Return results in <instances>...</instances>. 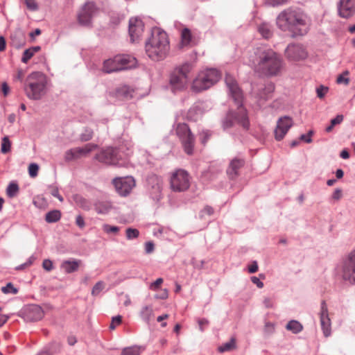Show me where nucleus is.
<instances>
[{
    "instance_id": "a19ab883",
    "label": "nucleus",
    "mask_w": 355,
    "mask_h": 355,
    "mask_svg": "<svg viewBox=\"0 0 355 355\" xmlns=\"http://www.w3.org/2000/svg\"><path fill=\"white\" fill-rule=\"evenodd\" d=\"M211 136V133L208 130H202L199 133V138L202 144H205Z\"/></svg>"
},
{
    "instance_id": "39448f33",
    "label": "nucleus",
    "mask_w": 355,
    "mask_h": 355,
    "mask_svg": "<svg viewBox=\"0 0 355 355\" xmlns=\"http://www.w3.org/2000/svg\"><path fill=\"white\" fill-rule=\"evenodd\" d=\"M46 80L40 72H33L26 79L24 90L26 96L32 100H39L45 94Z\"/></svg>"
},
{
    "instance_id": "58836bf2",
    "label": "nucleus",
    "mask_w": 355,
    "mask_h": 355,
    "mask_svg": "<svg viewBox=\"0 0 355 355\" xmlns=\"http://www.w3.org/2000/svg\"><path fill=\"white\" fill-rule=\"evenodd\" d=\"M105 283L102 281L98 282L93 287L92 290V295L94 296L98 295L104 288Z\"/></svg>"
},
{
    "instance_id": "bb28decb",
    "label": "nucleus",
    "mask_w": 355,
    "mask_h": 355,
    "mask_svg": "<svg viewBox=\"0 0 355 355\" xmlns=\"http://www.w3.org/2000/svg\"><path fill=\"white\" fill-rule=\"evenodd\" d=\"M28 317L32 320H40L44 317V311L39 306H33L28 312Z\"/></svg>"
},
{
    "instance_id": "ea45409f",
    "label": "nucleus",
    "mask_w": 355,
    "mask_h": 355,
    "mask_svg": "<svg viewBox=\"0 0 355 355\" xmlns=\"http://www.w3.org/2000/svg\"><path fill=\"white\" fill-rule=\"evenodd\" d=\"M75 201L77 205H78L80 207L84 209H89V202L81 196H76L75 197Z\"/></svg>"
},
{
    "instance_id": "dca6fc26",
    "label": "nucleus",
    "mask_w": 355,
    "mask_h": 355,
    "mask_svg": "<svg viewBox=\"0 0 355 355\" xmlns=\"http://www.w3.org/2000/svg\"><path fill=\"white\" fill-rule=\"evenodd\" d=\"M338 12L340 17L347 19L355 14V0H339Z\"/></svg>"
},
{
    "instance_id": "20e7f679",
    "label": "nucleus",
    "mask_w": 355,
    "mask_h": 355,
    "mask_svg": "<svg viewBox=\"0 0 355 355\" xmlns=\"http://www.w3.org/2000/svg\"><path fill=\"white\" fill-rule=\"evenodd\" d=\"M308 17L298 8H288L281 12L277 17V25L283 31H295L305 27Z\"/></svg>"
},
{
    "instance_id": "0eeeda50",
    "label": "nucleus",
    "mask_w": 355,
    "mask_h": 355,
    "mask_svg": "<svg viewBox=\"0 0 355 355\" xmlns=\"http://www.w3.org/2000/svg\"><path fill=\"white\" fill-rule=\"evenodd\" d=\"M191 177L184 169H176L170 173L169 184L171 189L174 192H184L191 186Z\"/></svg>"
},
{
    "instance_id": "9d476101",
    "label": "nucleus",
    "mask_w": 355,
    "mask_h": 355,
    "mask_svg": "<svg viewBox=\"0 0 355 355\" xmlns=\"http://www.w3.org/2000/svg\"><path fill=\"white\" fill-rule=\"evenodd\" d=\"M343 277L351 284H355V250L349 252L343 261Z\"/></svg>"
},
{
    "instance_id": "3c124183",
    "label": "nucleus",
    "mask_w": 355,
    "mask_h": 355,
    "mask_svg": "<svg viewBox=\"0 0 355 355\" xmlns=\"http://www.w3.org/2000/svg\"><path fill=\"white\" fill-rule=\"evenodd\" d=\"M122 318L121 315H117L114 317L112 320V322L110 325V329L114 330L116 326L119 325L121 323Z\"/></svg>"
},
{
    "instance_id": "7c9ffc66",
    "label": "nucleus",
    "mask_w": 355,
    "mask_h": 355,
    "mask_svg": "<svg viewBox=\"0 0 355 355\" xmlns=\"http://www.w3.org/2000/svg\"><path fill=\"white\" fill-rule=\"evenodd\" d=\"M258 31L266 39L270 37L272 35L271 26L268 23H262L258 27Z\"/></svg>"
},
{
    "instance_id": "4c0bfd02",
    "label": "nucleus",
    "mask_w": 355,
    "mask_h": 355,
    "mask_svg": "<svg viewBox=\"0 0 355 355\" xmlns=\"http://www.w3.org/2000/svg\"><path fill=\"white\" fill-rule=\"evenodd\" d=\"M349 71H345L342 74L339 75L336 79L338 84H344L347 85L349 83V79L348 78Z\"/></svg>"
},
{
    "instance_id": "5fc2aeb1",
    "label": "nucleus",
    "mask_w": 355,
    "mask_h": 355,
    "mask_svg": "<svg viewBox=\"0 0 355 355\" xmlns=\"http://www.w3.org/2000/svg\"><path fill=\"white\" fill-rule=\"evenodd\" d=\"M25 76V71L22 69H18L16 73L14 75V80L22 81Z\"/></svg>"
},
{
    "instance_id": "6e6552de",
    "label": "nucleus",
    "mask_w": 355,
    "mask_h": 355,
    "mask_svg": "<svg viewBox=\"0 0 355 355\" xmlns=\"http://www.w3.org/2000/svg\"><path fill=\"white\" fill-rule=\"evenodd\" d=\"M190 71L191 66L189 64H182L173 70L170 77V84L173 90H182L187 87Z\"/></svg>"
},
{
    "instance_id": "de8ad7c7",
    "label": "nucleus",
    "mask_w": 355,
    "mask_h": 355,
    "mask_svg": "<svg viewBox=\"0 0 355 355\" xmlns=\"http://www.w3.org/2000/svg\"><path fill=\"white\" fill-rule=\"evenodd\" d=\"M93 137V131L90 129L85 130L80 135V139L83 141H87Z\"/></svg>"
},
{
    "instance_id": "f704fd0d",
    "label": "nucleus",
    "mask_w": 355,
    "mask_h": 355,
    "mask_svg": "<svg viewBox=\"0 0 355 355\" xmlns=\"http://www.w3.org/2000/svg\"><path fill=\"white\" fill-rule=\"evenodd\" d=\"M140 352V347L133 346L123 349L121 355H139Z\"/></svg>"
},
{
    "instance_id": "c85d7f7f",
    "label": "nucleus",
    "mask_w": 355,
    "mask_h": 355,
    "mask_svg": "<svg viewBox=\"0 0 355 355\" xmlns=\"http://www.w3.org/2000/svg\"><path fill=\"white\" fill-rule=\"evenodd\" d=\"M61 218V212L58 209L49 211L45 216V220L49 223L58 222Z\"/></svg>"
},
{
    "instance_id": "e2e57ef3",
    "label": "nucleus",
    "mask_w": 355,
    "mask_h": 355,
    "mask_svg": "<svg viewBox=\"0 0 355 355\" xmlns=\"http://www.w3.org/2000/svg\"><path fill=\"white\" fill-rule=\"evenodd\" d=\"M343 120V116L341 114L337 115L336 118L331 120L332 125L340 124Z\"/></svg>"
},
{
    "instance_id": "b1692460",
    "label": "nucleus",
    "mask_w": 355,
    "mask_h": 355,
    "mask_svg": "<svg viewBox=\"0 0 355 355\" xmlns=\"http://www.w3.org/2000/svg\"><path fill=\"white\" fill-rule=\"evenodd\" d=\"M122 67L121 65L118 64V62H116V56L113 59L105 60L103 64V71L106 73L121 71Z\"/></svg>"
},
{
    "instance_id": "e433bc0d",
    "label": "nucleus",
    "mask_w": 355,
    "mask_h": 355,
    "mask_svg": "<svg viewBox=\"0 0 355 355\" xmlns=\"http://www.w3.org/2000/svg\"><path fill=\"white\" fill-rule=\"evenodd\" d=\"M33 204L35 207L40 209H45L47 207L46 200L42 196L35 197L33 200Z\"/></svg>"
},
{
    "instance_id": "393cba45",
    "label": "nucleus",
    "mask_w": 355,
    "mask_h": 355,
    "mask_svg": "<svg viewBox=\"0 0 355 355\" xmlns=\"http://www.w3.org/2000/svg\"><path fill=\"white\" fill-rule=\"evenodd\" d=\"M275 90V86L272 83H268L262 88L257 94L260 100L266 101L271 97V94Z\"/></svg>"
},
{
    "instance_id": "412c9836",
    "label": "nucleus",
    "mask_w": 355,
    "mask_h": 355,
    "mask_svg": "<svg viewBox=\"0 0 355 355\" xmlns=\"http://www.w3.org/2000/svg\"><path fill=\"white\" fill-rule=\"evenodd\" d=\"M244 165V160L241 159H233L227 171L228 175L231 178H234L237 175L239 170Z\"/></svg>"
},
{
    "instance_id": "1a4fd4ad",
    "label": "nucleus",
    "mask_w": 355,
    "mask_h": 355,
    "mask_svg": "<svg viewBox=\"0 0 355 355\" xmlns=\"http://www.w3.org/2000/svg\"><path fill=\"white\" fill-rule=\"evenodd\" d=\"M175 132L182 144L184 152L188 155H192L195 145V137L188 125L184 123H178Z\"/></svg>"
},
{
    "instance_id": "c756f323",
    "label": "nucleus",
    "mask_w": 355,
    "mask_h": 355,
    "mask_svg": "<svg viewBox=\"0 0 355 355\" xmlns=\"http://www.w3.org/2000/svg\"><path fill=\"white\" fill-rule=\"evenodd\" d=\"M40 51V46H33L29 48L24 51L21 62L27 63L28 60L38 51Z\"/></svg>"
},
{
    "instance_id": "0e129e2a",
    "label": "nucleus",
    "mask_w": 355,
    "mask_h": 355,
    "mask_svg": "<svg viewBox=\"0 0 355 355\" xmlns=\"http://www.w3.org/2000/svg\"><path fill=\"white\" fill-rule=\"evenodd\" d=\"M76 223L80 228H83L85 225L84 218L80 215L76 217Z\"/></svg>"
},
{
    "instance_id": "338daca9",
    "label": "nucleus",
    "mask_w": 355,
    "mask_h": 355,
    "mask_svg": "<svg viewBox=\"0 0 355 355\" xmlns=\"http://www.w3.org/2000/svg\"><path fill=\"white\" fill-rule=\"evenodd\" d=\"M258 270V265L256 261H254L248 268L250 273H254Z\"/></svg>"
},
{
    "instance_id": "f3484780",
    "label": "nucleus",
    "mask_w": 355,
    "mask_h": 355,
    "mask_svg": "<svg viewBox=\"0 0 355 355\" xmlns=\"http://www.w3.org/2000/svg\"><path fill=\"white\" fill-rule=\"evenodd\" d=\"M286 55L289 60L297 61L305 59L307 57V52L301 45L291 44L286 50Z\"/></svg>"
},
{
    "instance_id": "4be33fe9",
    "label": "nucleus",
    "mask_w": 355,
    "mask_h": 355,
    "mask_svg": "<svg viewBox=\"0 0 355 355\" xmlns=\"http://www.w3.org/2000/svg\"><path fill=\"white\" fill-rule=\"evenodd\" d=\"M81 263L82 261L80 260H66L62 263L61 268L66 273H72L78 270V268L81 265Z\"/></svg>"
},
{
    "instance_id": "79ce46f5",
    "label": "nucleus",
    "mask_w": 355,
    "mask_h": 355,
    "mask_svg": "<svg viewBox=\"0 0 355 355\" xmlns=\"http://www.w3.org/2000/svg\"><path fill=\"white\" fill-rule=\"evenodd\" d=\"M11 144L8 137H4L1 141V152L7 153L10 150Z\"/></svg>"
},
{
    "instance_id": "49530a36",
    "label": "nucleus",
    "mask_w": 355,
    "mask_h": 355,
    "mask_svg": "<svg viewBox=\"0 0 355 355\" xmlns=\"http://www.w3.org/2000/svg\"><path fill=\"white\" fill-rule=\"evenodd\" d=\"M39 166L37 164L32 163L28 166V174L31 178H35L37 175Z\"/></svg>"
},
{
    "instance_id": "f257e3e1",
    "label": "nucleus",
    "mask_w": 355,
    "mask_h": 355,
    "mask_svg": "<svg viewBox=\"0 0 355 355\" xmlns=\"http://www.w3.org/2000/svg\"><path fill=\"white\" fill-rule=\"evenodd\" d=\"M225 81L230 89L231 96L237 105V111L235 112L231 111L227 114L223 121V127L224 129H226L237 123L241 125L244 129H248L249 127V121L246 110L242 106V92L239 87L236 81L232 76L227 74Z\"/></svg>"
},
{
    "instance_id": "603ef678",
    "label": "nucleus",
    "mask_w": 355,
    "mask_h": 355,
    "mask_svg": "<svg viewBox=\"0 0 355 355\" xmlns=\"http://www.w3.org/2000/svg\"><path fill=\"white\" fill-rule=\"evenodd\" d=\"M35 257L34 256H31V257H29V259H28V261L26 263L17 266L16 268V269L18 270L25 269L26 268H28L30 266H31L33 263V262L35 261Z\"/></svg>"
},
{
    "instance_id": "f8f14e48",
    "label": "nucleus",
    "mask_w": 355,
    "mask_h": 355,
    "mask_svg": "<svg viewBox=\"0 0 355 355\" xmlns=\"http://www.w3.org/2000/svg\"><path fill=\"white\" fill-rule=\"evenodd\" d=\"M113 184L119 194L125 196L130 193L132 188L135 186V181L130 176L116 178L113 180Z\"/></svg>"
},
{
    "instance_id": "6e6d98bb",
    "label": "nucleus",
    "mask_w": 355,
    "mask_h": 355,
    "mask_svg": "<svg viewBox=\"0 0 355 355\" xmlns=\"http://www.w3.org/2000/svg\"><path fill=\"white\" fill-rule=\"evenodd\" d=\"M288 1V0H266V2L272 6H277L287 3Z\"/></svg>"
},
{
    "instance_id": "cd10ccee",
    "label": "nucleus",
    "mask_w": 355,
    "mask_h": 355,
    "mask_svg": "<svg viewBox=\"0 0 355 355\" xmlns=\"http://www.w3.org/2000/svg\"><path fill=\"white\" fill-rule=\"evenodd\" d=\"M236 349V340L234 337H232L230 340L223 343L222 345L218 347V351L220 353L225 352H230Z\"/></svg>"
},
{
    "instance_id": "052dcab7",
    "label": "nucleus",
    "mask_w": 355,
    "mask_h": 355,
    "mask_svg": "<svg viewBox=\"0 0 355 355\" xmlns=\"http://www.w3.org/2000/svg\"><path fill=\"white\" fill-rule=\"evenodd\" d=\"M155 248L154 243L153 242H147L145 244V251L146 253L150 254L153 252Z\"/></svg>"
},
{
    "instance_id": "2eb2a0df",
    "label": "nucleus",
    "mask_w": 355,
    "mask_h": 355,
    "mask_svg": "<svg viewBox=\"0 0 355 355\" xmlns=\"http://www.w3.org/2000/svg\"><path fill=\"white\" fill-rule=\"evenodd\" d=\"M293 125L292 119L288 116H283L279 119L275 129V137L276 140H282L288 130Z\"/></svg>"
},
{
    "instance_id": "37998d69",
    "label": "nucleus",
    "mask_w": 355,
    "mask_h": 355,
    "mask_svg": "<svg viewBox=\"0 0 355 355\" xmlns=\"http://www.w3.org/2000/svg\"><path fill=\"white\" fill-rule=\"evenodd\" d=\"M104 232L107 234H116L119 231V227L116 226H112L108 224H104L102 227Z\"/></svg>"
},
{
    "instance_id": "a878e982",
    "label": "nucleus",
    "mask_w": 355,
    "mask_h": 355,
    "mask_svg": "<svg viewBox=\"0 0 355 355\" xmlns=\"http://www.w3.org/2000/svg\"><path fill=\"white\" fill-rule=\"evenodd\" d=\"M95 210L98 214H107L112 209V205L108 201H100L95 204Z\"/></svg>"
},
{
    "instance_id": "13d9d810",
    "label": "nucleus",
    "mask_w": 355,
    "mask_h": 355,
    "mask_svg": "<svg viewBox=\"0 0 355 355\" xmlns=\"http://www.w3.org/2000/svg\"><path fill=\"white\" fill-rule=\"evenodd\" d=\"M42 267L47 271H51L53 269V263L49 259H44L42 263Z\"/></svg>"
},
{
    "instance_id": "c9c22d12",
    "label": "nucleus",
    "mask_w": 355,
    "mask_h": 355,
    "mask_svg": "<svg viewBox=\"0 0 355 355\" xmlns=\"http://www.w3.org/2000/svg\"><path fill=\"white\" fill-rule=\"evenodd\" d=\"M19 191V187L15 183H10L6 190V193L8 197H15Z\"/></svg>"
},
{
    "instance_id": "4d7b16f0",
    "label": "nucleus",
    "mask_w": 355,
    "mask_h": 355,
    "mask_svg": "<svg viewBox=\"0 0 355 355\" xmlns=\"http://www.w3.org/2000/svg\"><path fill=\"white\" fill-rule=\"evenodd\" d=\"M163 283V279L162 278H158L155 282H153L150 285V288L153 291L157 290L161 284Z\"/></svg>"
},
{
    "instance_id": "8fccbe9b",
    "label": "nucleus",
    "mask_w": 355,
    "mask_h": 355,
    "mask_svg": "<svg viewBox=\"0 0 355 355\" xmlns=\"http://www.w3.org/2000/svg\"><path fill=\"white\" fill-rule=\"evenodd\" d=\"M25 4L30 10L35 11L38 8L37 3L35 0H25Z\"/></svg>"
},
{
    "instance_id": "680f3d73",
    "label": "nucleus",
    "mask_w": 355,
    "mask_h": 355,
    "mask_svg": "<svg viewBox=\"0 0 355 355\" xmlns=\"http://www.w3.org/2000/svg\"><path fill=\"white\" fill-rule=\"evenodd\" d=\"M198 323L200 330L202 331L204 330V327L208 325L209 321L205 318H201L198 320Z\"/></svg>"
},
{
    "instance_id": "c03bdc74",
    "label": "nucleus",
    "mask_w": 355,
    "mask_h": 355,
    "mask_svg": "<svg viewBox=\"0 0 355 355\" xmlns=\"http://www.w3.org/2000/svg\"><path fill=\"white\" fill-rule=\"evenodd\" d=\"M1 291L5 294H17L18 293L17 288H15L12 283H8L6 286L2 287Z\"/></svg>"
},
{
    "instance_id": "aec40b11",
    "label": "nucleus",
    "mask_w": 355,
    "mask_h": 355,
    "mask_svg": "<svg viewBox=\"0 0 355 355\" xmlns=\"http://www.w3.org/2000/svg\"><path fill=\"white\" fill-rule=\"evenodd\" d=\"M118 64L123 67L121 70L130 69L134 67L137 64L136 59L129 55H119L116 56Z\"/></svg>"
},
{
    "instance_id": "a18cd8bd",
    "label": "nucleus",
    "mask_w": 355,
    "mask_h": 355,
    "mask_svg": "<svg viewBox=\"0 0 355 355\" xmlns=\"http://www.w3.org/2000/svg\"><path fill=\"white\" fill-rule=\"evenodd\" d=\"M139 234V232L137 229L130 227L126 230V237L129 240L137 238Z\"/></svg>"
},
{
    "instance_id": "4468645a",
    "label": "nucleus",
    "mask_w": 355,
    "mask_h": 355,
    "mask_svg": "<svg viewBox=\"0 0 355 355\" xmlns=\"http://www.w3.org/2000/svg\"><path fill=\"white\" fill-rule=\"evenodd\" d=\"M144 32V24L138 17H132L129 20V35L132 42L141 40Z\"/></svg>"
},
{
    "instance_id": "ddd939ff",
    "label": "nucleus",
    "mask_w": 355,
    "mask_h": 355,
    "mask_svg": "<svg viewBox=\"0 0 355 355\" xmlns=\"http://www.w3.org/2000/svg\"><path fill=\"white\" fill-rule=\"evenodd\" d=\"M95 159L101 163L108 165H117L119 166H123L119 162L117 150L112 148H107L102 150L100 153L96 155Z\"/></svg>"
},
{
    "instance_id": "09e8293b",
    "label": "nucleus",
    "mask_w": 355,
    "mask_h": 355,
    "mask_svg": "<svg viewBox=\"0 0 355 355\" xmlns=\"http://www.w3.org/2000/svg\"><path fill=\"white\" fill-rule=\"evenodd\" d=\"M328 90H329V89H328L327 87H324L323 85H320L319 87H318L316 89L317 96L319 98H324V96L327 93Z\"/></svg>"
},
{
    "instance_id": "423d86ee",
    "label": "nucleus",
    "mask_w": 355,
    "mask_h": 355,
    "mask_svg": "<svg viewBox=\"0 0 355 355\" xmlns=\"http://www.w3.org/2000/svg\"><path fill=\"white\" fill-rule=\"evenodd\" d=\"M220 78V73L215 69L200 71L193 80L191 89L196 92L206 90L216 84Z\"/></svg>"
},
{
    "instance_id": "69168bd1",
    "label": "nucleus",
    "mask_w": 355,
    "mask_h": 355,
    "mask_svg": "<svg viewBox=\"0 0 355 355\" xmlns=\"http://www.w3.org/2000/svg\"><path fill=\"white\" fill-rule=\"evenodd\" d=\"M1 92L6 96L10 92V87L6 83H3L1 87Z\"/></svg>"
},
{
    "instance_id": "7ed1b4c3",
    "label": "nucleus",
    "mask_w": 355,
    "mask_h": 355,
    "mask_svg": "<svg viewBox=\"0 0 355 355\" xmlns=\"http://www.w3.org/2000/svg\"><path fill=\"white\" fill-rule=\"evenodd\" d=\"M146 52L153 60L166 58L169 51V41L166 33L158 28L152 30L150 37L146 42Z\"/></svg>"
},
{
    "instance_id": "473e14b6",
    "label": "nucleus",
    "mask_w": 355,
    "mask_h": 355,
    "mask_svg": "<svg viewBox=\"0 0 355 355\" xmlns=\"http://www.w3.org/2000/svg\"><path fill=\"white\" fill-rule=\"evenodd\" d=\"M191 33L189 28H184L181 33V45L182 46H186L189 45L191 42Z\"/></svg>"
},
{
    "instance_id": "2f4dec72",
    "label": "nucleus",
    "mask_w": 355,
    "mask_h": 355,
    "mask_svg": "<svg viewBox=\"0 0 355 355\" xmlns=\"http://www.w3.org/2000/svg\"><path fill=\"white\" fill-rule=\"evenodd\" d=\"M286 329L292 331L293 334H298L303 329L302 324L297 320H291L286 327Z\"/></svg>"
},
{
    "instance_id": "9b49d317",
    "label": "nucleus",
    "mask_w": 355,
    "mask_h": 355,
    "mask_svg": "<svg viewBox=\"0 0 355 355\" xmlns=\"http://www.w3.org/2000/svg\"><path fill=\"white\" fill-rule=\"evenodd\" d=\"M97 145L94 144H87L83 147H77L68 150L64 155L66 161L69 162L78 159L82 157L87 156L89 153L97 148Z\"/></svg>"
},
{
    "instance_id": "774afa93",
    "label": "nucleus",
    "mask_w": 355,
    "mask_h": 355,
    "mask_svg": "<svg viewBox=\"0 0 355 355\" xmlns=\"http://www.w3.org/2000/svg\"><path fill=\"white\" fill-rule=\"evenodd\" d=\"M252 282L256 284L259 288H261L263 287V283L259 280L257 277H252L251 278Z\"/></svg>"
},
{
    "instance_id": "f03ea898",
    "label": "nucleus",
    "mask_w": 355,
    "mask_h": 355,
    "mask_svg": "<svg viewBox=\"0 0 355 355\" xmlns=\"http://www.w3.org/2000/svg\"><path fill=\"white\" fill-rule=\"evenodd\" d=\"M257 58L252 62L257 72L267 76L278 75L282 68L283 61L279 55L271 49L258 50Z\"/></svg>"
},
{
    "instance_id": "864d4df0",
    "label": "nucleus",
    "mask_w": 355,
    "mask_h": 355,
    "mask_svg": "<svg viewBox=\"0 0 355 355\" xmlns=\"http://www.w3.org/2000/svg\"><path fill=\"white\" fill-rule=\"evenodd\" d=\"M214 213V209L209 206H206L200 212V217L203 218L205 216H211Z\"/></svg>"
},
{
    "instance_id": "bf43d9fd",
    "label": "nucleus",
    "mask_w": 355,
    "mask_h": 355,
    "mask_svg": "<svg viewBox=\"0 0 355 355\" xmlns=\"http://www.w3.org/2000/svg\"><path fill=\"white\" fill-rule=\"evenodd\" d=\"M51 194L57 198L60 202H63L64 199L62 196L60 195L58 189L56 187H53L51 189Z\"/></svg>"
},
{
    "instance_id": "a211bd4d",
    "label": "nucleus",
    "mask_w": 355,
    "mask_h": 355,
    "mask_svg": "<svg viewBox=\"0 0 355 355\" xmlns=\"http://www.w3.org/2000/svg\"><path fill=\"white\" fill-rule=\"evenodd\" d=\"M96 11L95 4L92 2H87L83 7L78 14V21L82 25H89L91 19Z\"/></svg>"
},
{
    "instance_id": "5701e85b",
    "label": "nucleus",
    "mask_w": 355,
    "mask_h": 355,
    "mask_svg": "<svg viewBox=\"0 0 355 355\" xmlns=\"http://www.w3.org/2000/svg\"><path fill=\"white\" fill-rule=\"evenodd\" d=\"M205 110L202 103L194 105L189 109L187 113V118L191 121H197L202 116Z\"/></svg>"
},
{
    "instance_id": "72a5a7b5",
    "label": "nucleus",
    "mask_w": 355,
    "mask_h": 355,
    "mask_svg": "<svg viewBox=\"0 0 355 355\" xmlns=\"http://www.w3.org/2000/svg\"><path fill=\"white\" fill-rule=\"evenodd\" d=\"M153 315V311L151 306H145L142 307L140 311V315L143 320L148 322Z\"/></svg>"
},
{
    "instance_id": "6ab92c4d",
    "label": "nucleus",
    "mask_w": 355,
    "mask_h": 355,
    "mask_svg": "<svg viewBox=\"0 0 355 355\" xmlns=\"http://www.w3.org/2000/svg\"><path fill=\"white\" fill-rule=\"evenodd\" d=\"M320 318L324 336L328 337L331 335V320L329 317L327 306L324 301H322L321 303Z\"/></svg>"
}]
</instances>
